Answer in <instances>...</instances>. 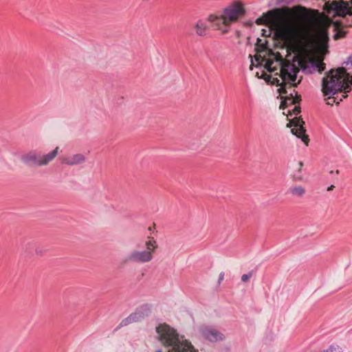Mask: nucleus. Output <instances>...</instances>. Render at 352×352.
<instances>
[{"mask_svg":"<svg viewBox=\"0 0 352 352\" xmlns=\"http://www.w3.org/2000/svg\"><path fill=\"white\" fill-rule=\"evenodd\" d=\"M307 11V9L301 5L292 8L283 6L267 11L258 18L256 23L258 25H265L274 21L279 35L283 38H290L296 33L298 14Z\"/></svg>","mask_w":352,"mask_h":352,"instance_id":"1","label":"nucleus"},{"mask_svg":"<svg viewBox=\"0 0 352 352\" xmlns=\"http://www.w3.org/2000/svg\"><path fill=\"white\" fill-rule=\"evenodd\" d=\"M352 90V75L347 72L344 67L332 69L322 80V91L324 96H328L327 104H339L342 98H346L347 93Z\"/></svg>","mask_w":352,"mask_h":352,"instance_id":"2","label":"nucleus"},{"mask_svg":"<svg viewBox=\"0 0 352 352\" xmlns=\"http://www.w3.org/2000/svg\"><path fill=\"white\" fill-rule=\"evenodd\" d=\"M256 46L258 52L267 51L269 58L262 57L261 55H255V60L258 62H265L264 67L270 73L274 72L276 67H272L274 63L281 66V76L283 80H287L289 82L294 81L296 78V74L299 72L298 67L294 62L285 60L279 52H274L267 47V41H263L258 38Z\"/></svg>","mask_w":352,"mask_h":352,"instance_id":"3","label":"nucleus"},{"mask_svg":"<svg viewBox=\"0 0 352 352\" xmlns=\"http://www.w3.org/2000/svg\"><path fill=\"white\" fill-rule=\"evenodd\" d=\"M155 331L157 339L168 348L167 352H198L190 342L179 337L176 330L166 323L160 324Z\"/></svg>","mask_w":352,"mask_h":352,"instance_id":"4","label":"nucleus"},{"mask_svg":"<svg viewBox=\"0 0 352 352\" xmlns=\"http://www.w3.org/2000/svg\"><path fill=\"white\" fill-rule=\"evenodd\" d=\"M324 1L323 10L327 14V22L328 25H333L335 34L333 38L338 40L344 38L346 32L343 30L342 22L340 21H334L333 18L336 16L344 17L346 15H352V0L346 1L344 0Z\"/></svg>","mask_w":352,"mask_h":352,"instance_id":"5","label":"nucleus"},{"mask_svg":"<svg viewBox=\"0 0 352 352\" xmlns=\"http://www.w3.org/2000/svg\"><path fill=\"white\" fill-rule=\"evenodd\" d=\"M245 14V10L243 4L241 2H234L224 9L222 15H210L208 21L216 29L221 30L223 34H226L228 32L230 25L236 22Z\"/></svg>","mask_w":352,"mask_h":352,"instance_id":"6","label":"nucleus"},{"mask_svg":"<svg viewBox=\"0 0 352 352\" xmlns=\"http://www.w3.org/2000/svg\"><path fill=\"white\" fill-rule=\"evenodd\" d=\"M58 147L47 154L42 155L40 152L31 151L21 156V161L29 166H42L47 165L58 155Z\"/></svg>","mask_w":352,"mask_h":352,"instance_id":"7","label":"nucleus"},{"mask_svg":"<svg viewBox=\"0 0 352 352\" xmlns=\"http://www.w3.org/2000/svg\"><path fill=\"white\" fill-rule=\"evenodd\" d=\"M298 65L306 74H312L316 71L321 72L325 69L324 63L311 58L309 55L299 59Z\"/></svg>","mask_w":352,"mask_h":352,"instance_id":"8","label":"nucleus"},{"mask_svg":"<svg viewBox=\"0 0 352 352\" xmlns=\"http://www.w3.org/2000/svg\"><path fill=\"white\" fill-rule=\"evenodd\" d=\"M153 258V255L150 251H131L122 261L123 265L128 263H145L150 262Z\"/></svg>","mask_w":352,"mask_h":352,"instance_id":"9","label":"nucleus"},{"mask_svg":"<svg viewBox=\"0 0 352 352\" xmlns=\"http://www.w3.org/2000/svg\"><path fill=\"white\" fill-rule=\"evenodd\" d=\"M305 122L300 117H296L290 121L287 124V127L294 126V128L292 129V133L295 135L297 138H300L302 142H305L306 145L308 144L309 138L308 135L305 133L306 129L304 127Z\"/></svg>","mask_w":352,"mask_h":352,"instance_id":"10","label":"nucleus"},{"mask_svg":"<svg viewBox=\"0 0 352 352\" xmlns=\"http://www.w3.org/2000/svg\"><path fill=\"white\" fill-rule=\"evenodd\" d=\"M199 331L204 339L212 342L225 339V336L221 331L211 326L202 325L199 327Z\"/></svg>","mask_w":352,"mask_h":352,"instance_id":"11","label":"nucleus"},{"mask_svg":"<svg viewBox=\"0 0 352 352\" xmlns=\"http://www.w3.org/2000/svg\"><path fill=\"white\" fill-rule=\"evenodd\" d=\"M152 311L151 305L148 304H144L138 307L135 311L132 313L135 322H140L148 317Z\"/></svg>","mask_w":352,"mask_h":352,"instance_id":"12","label":"nucleus"},{"mask_svg":"<svg viewBox=\"0 0 352 352\" xmlns=\"http://www.w3.org/2000/svg\"><path fill=\"white\" fill-rule=\"evenodd\" d=\"M272 67H276V70L278 69V67L280 68V74H279V75H280V78H282V80H283V82H280V80H279L278 78H274L273 79V80H272V83H273L274 85H276V86H280V87H281V89H282V88H283V87H284V86H285L287 84H288V85H289V87H291L292 86H293V87H297V85L300 82L302 78L298 80V82H296V80H295L294 81H292H292H291V82H289V80H283V78H282V76H281V66H280V65H277V63H274L272 65ZM275 71H276V69H275L274 72H275ZM296 79H297V78H296Z\"/></svg>","mask_w":352,"mask_h":352,"instance_id":"13","label":"nucleus"},{"mask_svg":"<svg viewBox=\"0 0 352 352\" xmlns=\"http://www.w3.org/2000/svg\"><path fill=\"white\" fill-rule=\"evenodd\" d=\"M85 159L86 158L84 155L78 153L64 157L62 160V163L69 166L78 165L84 163L85 162Z\"/></svg>","mask_w":352,"mask_h":352,"instance_id":"14","label":"nucleus"},{"mask_svg":"<svg viewBox=\"0 0 352 352\" xmlns=\"http://www.w3.org/2000/svg\"><path fill=\"white\" fill-rule=\"evenodd\" d=\"M295 93V96H293V94L291 93L289 96H286L282 101L280 105V109H285L286 107H289L290 105H294L296 104H298L301 100V96L298 95L297 93L294 90Z\"/></svg>","mask_w":352,"mask_h":352,"instance_id":"15","label":"nucleus"},{"mask_svg":"<svg viewBox=\"0 0 352 352\" xmlns=\"http://www.w3.org/2000/svg\"><path fill=\"white\" fill-rule=\"evenodd\" d=\"M36 247V243L33 240L25 239L21 243V250L27 255H32Z\"/></svg>","mask_w":352,"mask_h":352,"instance_id":"16","label":"nucleus"},{"mask_svg":"<svg viewBox=\"0 0 352 352\" xmlns=\"http://www.w3.org/2000/svg\"><path fill=\"white\" fill-rule=\"evenodd\" d=\"M195 28H196V33L197 35L201 36L206 35V31L208 30V26L202 21H199L196 23Z\"/></svg>","mask_w":352,"mask_h":352,"instance_id":"17","label":"nucleus"},{"mask_svg":"<svg viewBox=\"0 0 352 352\" xmlns=\"http://www.w3.org/2000/svg\"><path fill=\"white\" fill-rule=\"evenodd\" d=\"M148 239H149L146 241L145 243L146 250H145L144 251H150L151 254H153L157 248V244L156 241L153 238L148 237Z\"/></svg>","mask_w":352,"mask_h":352,"instance_id":"18","label":"nucleus"},{"mask_svg":"<svg viewBox=\"0 0 352 352\" xmlns=\"http://www.w3.org/2000/svg\"><path fill=\"white\" fill-rule=\"evenodd\" d=\"M290 192L295 196L302 197L305 192V190L302 186H294L290 188Z\"/></svg>","mask_w":352,"mask_h":352,"instance_id":"19","label":"nucleus"},{"mask_svg":"<svg viewBox=\"0 0 352 352\" xmlns=\"http://www.w3.org/2000/svg\"><path fill=\"white\" fill-rule=\"evenodd\" d=\"M133 322H135V320H134V318H133L132 314H131L128 317H126V318L123 319L121 321V322L118 325V328L127 326L128 324L133 323Z\"/></svg>","mask_w":352,"mask_h":352,"instance_id":"20","label":"nucleus"},{"mask_svg":"<svg viewBox=\"0 0 352 352\" xmlns=\"http://www.w3.org/2000/svg\"><path fill=\"white\" fill-rule=\"evenodd\" d=\"M299 168L296 172L293 174V179L296 181H300L302 179V176L301 174V168L303 166V163L300 162L298 164Z\"/></svg>","mask_w":352,"mask_h":352,"instance_id":"21","label":"nucleus"},{"mask_svg":"<svg viewBox=\"0 0 352 352\" xmlns=\"http://www.w3.org/2000/svg\"><path fill=\"white\" fill-rule=\"evenodd\" d=\"M294 107H293L292 111L290 110L288 111V115L289 116H292V114H294L296 116H297L298 114H299L300 113V105H297L296 104H294Z\"/></svg>","mask_w":352,"mask_h":352,"instance_id":"22","label":"nucleus"},{"mask_svg":"<svg viewBox=\"0 0 352 352\" xmlns=\"http://www.w3.org/2000/svg\"><path fill=\"white\" fill-rule=\"evenodd\" d=\"M252 275H253V271L252 270L249 272L248 274H243L242 276H241V280L243 282L246 283V282H248L250 280V278L252 276Z\"/></svg>","mask_w":352,"mask_h":352,"instance_id":"23","label":"nucleus"},{"mask_svg":"<svg viewBox=\"0 0 352 352\" xmlns=\"http://www.w3.org/2000/svg\"><path fill=\"white\" fill-rule=\"evenodd\" d=\"M320 33H321V36L323 39H329L328 32H327V28H323L321 30Z\"/></svg>","mask_w":352,"mask_h":352,"instance_id":"24","label":"nucleus"},{"mask_svg":"<svg viewBox=\"0 0 352 352\" xmlns=\"http://www.w3.org/2000/svg\"><path fill=\"white\" fill-rule=\"evenodd\" d=\"M34 251H35V252L37 255H40V256L43 255V254L45 252L44 250L37 247L36 245Z\"/></svg>","mask_w":352,"mask_h":352,"instance_id":"25","label":"nucleus"},{"mask_svg":"<svg viewBox=\"0 0 352 352\" xmlns=\"http://www.w3.org/2000/svg\"><path fill=\"white\" fill-rule=\"evenodd\" d=\"M294 1V0H277V4L279 5V4H282V3H285V4H289V3H291Z\"/></svg>","mask_w":352,"mask_h":352,"instance_id":"26","label":"nucleus"},{"mask_svg":"<svg viewBox=\"0 0 352 352\" xmlns=\"http://www.w3.org/2000/svg\"><path fill=\"white\" fill-rule=\"evenodd\" d=\"M343 64L346 65V66L350 64L351 67H352V54L348 58L347 61L344 62Z\"/></svg>","mask_w":352,"mask_h":352,"instance_id":"27","label":"nucleus"},{"mask_svg":"<svg viewBox=\"0 0 352 352\" xmlns=\"http://www.w3.org/2000/svg\"><path fill=\"white\" fill-rule=\"evenodd\" d=\"M223 278H224V272H222L219 274L218 283L220 284L221 282L223 280Z\"/></svg>","mask_w":352,"mask_h":352,"instance_id":"28","label":"nucleus"},{"mask_svg":"<svg viewBox=\"0 0 352 352\" xmlns=\"http://www.w3.org/2000/svg\"><path fill=\"white\" fill-rule=\"evenodd\" d=\"M334 188H335V186L333 185H331L330 186H329L327 188V190L328 191L332 190Z\"/></svg>","mask_w":352,"mask_h":352,"instance_id":"29","label":"nucleus"},{"mask_svg":"<svg viewBox=\"0 0 352 352\" xmlns=\"http://www.w3.org/2000/svg\"><path fill=\"white\" fill-rule=\"evenodd\" d=\"M262 32H263V33H262V36H266V32H267V31H266L265 30H264V29H263V30H262Z\"/></svg>","mask_w":352,"mask_h":352,"instance_id":"30","label":"nucleus"},{"mask_svg":"<svg viewBox=\"0 0 352 352\" xmlns=\"http://www.w3.org/2000/svg\"><path fill=\"white\" fill-rule=\"evenodd\" d=\"M155 352H163V351L160 349H158V350L155 351Z\"/></svg>","mask_w":352,"mask_h":352,"instance_id":"31","label":"nucleus"},{"mask_svg":"<svg viewBox=\"0 0 352 352\" xmlns=\"http://www.w3.org/2000/svg\"><path fill=\"white\" fill-rule=\"evenodd\" d=\"M336 174H338V173H339V170H337L336 171Z\"/></svg>","mask_w":352,"mask_h":352,"instance_id":"32","label":"nucleus"}]
</instances>
